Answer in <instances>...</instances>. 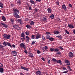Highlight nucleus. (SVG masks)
Masks as SVG:
<instances>
[{"instance_id":"obj_13","label":"nucleus","mask_w":75,"mask_h":75,"mask_svg":"<svg viewBox=\"0 0 75 75\" xmlns=\"http://www.w3.org/2000/svg\"><path fill=\"white\" fill-rule=\"evenodd\" d=\"M17 21L21 24H23V21L21 19H18L17 20Z\"/></svg>"},{"instance_id":"obj_17","label":"nucleus","mask_w":75,"mask_h":75,"mask_svg":"<svg viewBox=\"0 0 75 75\" xmlns=\"http://www.w3.org/2000/svg\"><path fill=\"white\" fill-rule=\"evenodd\" d=\"M62 8L63 10H64L65 11L67 10V7L65 6V5L64 4H63L62 5Z\"/></svg>"},{"instance_id":"obj_4","label":"nucleus","mask_w":75,"mask_h":75,"mask_svg":"<svg viewBox=\"0 0 75 75\" xmlns=\"http://www.w3.org/2000/svg\"><path fill=\"white\" fill-rule=\"evenodd\" d=\"M24 44H24V42L21 43L20 45H19V46L21 48H23L24 49H25L26 47H25V45H24Z\"/></svg>"},{"instance_id":"obj_12","label":"nucleus","mask_w":75,"mask_h":75,"mask_svg":"<svg viewBox=\"0 0 75 75\" xmlns=\"http://www.w3.org/2000/svg\"><path fill=\"white\" fill-rule=\"evenodd\" d=\"M68 26L70 28H74V27L73 26V25L72 24H68Z\"/></svg>"},{"instance_id":"obj_56","label":"nucleus","mask_w":75,"mask_h":75,"mask_svg":"<svg viewBox=\"0 0 75 75\" xmlns=\"http://www.w3.org/2000/svg\"><path fill=\"white\" fill-rule=\"evenodd\" d=\"M12 47H13V48H16V45H14V44L12 45Z\"/></svg>"},{"instance_id":"obj_30","label":"nucleus","mask_w":75,"mask_h":75,"mask_svg":"<svg viewBox=\"0 0 75 75\" xmlns=\"http://www.w3.org/2000/svg\"><path fill=\"white\" fill-rule=\"evenodd\" d=\"M30 24L31 25H33L34 24V21H32L30 23Z\"/></svg>"},{"instance_id":"obj_45","label":"nucleus","mask_w":75,"mask_h":75,"mask_svg":"<svg viewBox=\"0 0 75 75\" xmlns=\"http://www.w3.org/2000/svg\"><path fill=\"white\" fill-rule=\"evenodd\" d=\"M21 40L22 41H24L25 40V37H23L22 38H21Z\"/></svg>"},{"instance_id":"obj_44","label":"nucleus","mask_w":75,"mask_h":75,"mask_svg":"<svg viewBox=\"0 0 75 75\" xmlns=\"http://www.w3.org/2000/svg\"><path fill=\"white\" fill-rule=\"evenodd\" d=\"M58 48H59V49H61V51H62V50H63V48H62V47L59 46L58 47Z\"/></svg>"},{"instance_id":"obj_16","label":"nucleus","mask_w":75,"mask_h":75,"mask_svg":"<svg viewBox=\"0 0 75 75\" xmlns=\"http://www.w3.org/2000/svg\"><path fill=\"white\" fill-rule=\"evenodd\" d=\"M25 39L27 41V42H30V40H30V37H29L26 36Z\"/></svg>"},{"instance_id":"obj_53","label":"nucleus","mask_w":75,"mask_h":75,"mask_svg":"<svg viewBox=\"0 0 75 75\" xmlns=\"http://www.w3.org/2000/svg\"><path fill=\"white\" fill-rule=\"evenodd\" d=\"M63 69L64 71V70H67V69L66 68V67H63Z\"/></svg>"},{"instance_id":"obj_55","label":"nucleus","mask_w":75,"mask_h":75,"mask_svg":"<svg viewBox=\"0 0 75 75\" xmlns=\"http://www.w3.org/2000/svg\"><path fill=\"white\" fill-rule=\"evenodd\" d=\"M65 32L67 33V34H69V32H68L67 30H66Z\"/></svg>"},{"instance_id":"obj_23","label":"nucleus","mask_w":75,"mask_h":75,"mask_svg":"<svg viewBox=\"0 0 75 75\" xmlns=\"http://www.w3.org/2000/svg\"><path fill=\"white\" fill-rule=\"evenodd\" d=\"M52 61L53 62H56V63H58V60L56 59H55L54 58H53L52 59Z\"/></svg>"},{"instance_id":"obj_41","label":"nucleus","mask_w":75,"mask_h":75,"mask_svg":"<svg viewBox=\"0 0 75 75\" xmlns=\"http://www.w3.org/2000/svg\"><path fill=\"white\" fill-rule=\"evenodd\" d=\"M0 48H2V50H4V48H3V47L1 45V44L0 43Z\"/></svg>"},{"instance_id":"obj_35","label":"nucleus","mask_w":75,"mask_h":75,"mask_svg":"<svg viewBox=\"0 0 75 75\" xmlns=\"http://www.w3.org/2000/svg\"><path fill=\"white\" fill-rule=\"evenodd\" d=\"M56 54L58 55H61V53L60 51L59 50L56 53Z\"/></svg>"},{"instance_id":"obj_18","label":"nucleus","mask_w":75,"mask_h":75,"mask_svg":"<svg viewBox=\"0 0 75 75\" xmlns=\"http://www.w3.org/2000/svg\"><path fill=\"white\" fill-rule=\"evenodd\" d=\"M55 37H57L58 38H59V39H60V40H61V39H62V36H61V35H59L57 36H55Z\"/></svg>"},{"instance_id":"obj_38","label":"nucleus","mask_w":75,"mask_h":75,"mask_svg":"<svg viewBox=\"0 0 75 75\" xmlns=\"http://www.w3.org/2000/svg\"><path fill=\"white\" fill-rule=\"evenodd\" d=\"M17 3L19 4H21V0H18L17 2Z\"/></svg>"},{"instance_id":"obj_63","label":"nucleus","mask_w":75,"mask_h":75,"mask_svg":"<svg viewBox=\"0 0 75 75\" xmlns=\"http://www.w3.org/2000/svg\"><path fill=\"white\" fill-rule=\"evenodd\" d=\"M51 63V61L50 60H49L48 61V63L50 64Z\"/></svg>"},{"instance_id":"obj_64","label":"nucleus","mask_w":75,"mask_h":75,"mask_svg":"<svg viewBox=\"0 0 75 75\" xmlns=\"http://www.w3.org/2000/svg\"><path fill=\"white\" fill-rule=\"evenodd\" d=\"M73 32L74 33V34H75V30H74L73 31Z\"/></svg>"},{"instance_id":"obj_24","label":"nucleus","mask_w":75,"mask_h":75,"mask_svg":"<svg viewBox=\"0 0 75 75\" xmlns=\"http://www.w3.org/2000/svg\"><path fill=\"white\" fill-rule=\"evenodd\" d=\"M28 55H29V56H30V57L31 58H33V54H32V53L31 52H29L28 53Z\"/></svg>"},{"instance_id":"obj_10","label":"nucleus","mask_w":75,"mask_h":75,"mask_svg":"<svg viewBox=\"0 0 75 75\" xmlns=\"http://www.w3.org/2000/svg\"><path fill=\"white\" fill-rule=\"evenodd\" d=\"M69 57H71V58H73L74 57V54L72 52H69Z\"/></svg>"},{"instance_id":"obj_19","label":"nucleus","mask_w":75,"mask_h":75,"mask_svg":"<svg viewBox=\"0 0 75 75\" xmlns=\"http://www.w3.org/2000/svg\"><path fill=\"white\" fill-rule=\"evenodd\" d=\"M47 49H48V47H47V46H45L43 47V49H42V50H44L43 51V52L44 51H45V50H47Z\"/></svg>"},{"instance_id":"obj_20","label":"nucleus","mask_w":75,"mask_h":75,"mask_svg":"<svg viewBox=\"0 0 75 75\" xmlns=\"http://www.w3.org/2000/svg\"><path fill=\"white\" fill-rule=\"evenodd\" d=\"M26 27L27 28H29V29H30L32 28L31 26L29 24L26 25Z\"/></svg>"},{"instance_id":"obj_22","label":"nucleus","mask_w":75,"mask_h":75,"mask_svg":"<svg viewBox=\"0 0 75 75\" xmlns=\"http://www.w3.org/2000/svg\"><path fill=\"white\" fill-rule=\"evenodd\" d=\"M2 44L3 45H5V46H7V42H6L5 41L3 42Z\"/></svg>"},{"instance_id":"obj_43","label":"nucleus","mask_w":75,"mask_h":75,"mask_svg":"<svg viewBox=\"0 0 75 75\" xmlns=\"http://www.w3.org/2000/svg\"><path fill=\"white\" fill-rule=\"evenodd\" d=\"M30 2L32 4H35V2L33 0H30Z\"/></svg>"},{"instance_id":"obj_21","label":"nucleus","mask_w":75,"mask_h":75,"mask_svg":"<svg viewBox=\"0 0 75 75\" xmlns=\"http://www.w3.org/2000/svg\"><path fill=\"white\" fill-rule=\"evenodd\" d=\"M60 33L58 31H57L56 30L55 31H54V34H59Z\"/></svg>"},{"instance_id":"obj_29","label":"nucleus","mask_w":75,"mask_h":75,"mask_svg":"<svg viewBox=\"0 0 75 75\" xmlns=\"http://www.w3.org/2000/svg\"><path fill=\"white\" fill-rule=\"evenodd\" d=\"M10 21L12 23H14V19L13 18H11L10 19Z\"/></svg>"},{"instance_id":"obj_3","label":"nucleus","mask_w":75,"mask_h":75,"mask_svg":"<svg viewBox=\"0 0 75 75\" xmlns=\"http://www.w3.org/2000/svg\"><path fill=\"white\" fill-rule=\"evenodd\" d=\"M13 27H14V29L15 30L16 29H18L17 30H20V28H21L19 27V26H18V25L17 24H15L14 25Z\"/></svg>"},{"instance_id":"obj_42","label":"nucleus","mask_w":75,"mask_h":75,"mask_svg":"<svg viewBox=\"0 0 75 75\" xmlns=\"http://www.w3.org/2000/svg\"><path fill=\"white\" fill-rule=\"evenodd\" d=\"M25 34L26 35H29V32L28 31H26L25 32Z\"/></svg>"},{"instance_id":"obj_58","label":"nucleus","mask_w":75,"mask_h":75,"mask_svg":"<svg viewBox=\"0 0 75 75\" xmlns=\"http://www.w3.org/2000/svg\"><path fill=\"white\" fill-rule=\"evenodd\" d=\"M24 52L25 53H26V54H28V52H27V51L25 50H25Z\"/></svg>"},{"instance_id":"obj_40","label":"nucleus","mask_w":75,"mask_h":75,"mask_svg":"<svg viewBox=\"0 0 75 75\" xmlns=\"http://www.w3.org/2000/svg\"><path fill=\"white\" fill-rule=\"evenodd\" d=\"M35 35H32V36H31L32 39H34V38H35Z\"/></svg>"},{"instance_id":"obj_25","label":"nucleus","mask_w":75,"mask_h":75,"mask_svg":"<svg viewBox=\"0 0 75 75\" xmlns=\"http://www.w3.org/2000/svg\"><path fill=\"white\" fill-rule=\"evenodd\" d=\"M4 69L3 68L0 67V72L1 73H3V72H4Z\"/></svg>"},{"instance_id":"obj_62","label":"nucleus","mask_w":75,"mask_h":75,"mask_svg":"<svg viewBox=\"0 0 75 75\" xmlns=\"http://www.w3.org/2000/svg\"><path fill=\"white\" fill-rule=\"evenodd\" d=\"M41 59L43 61H45V59H44V57H42L41 58Z\"/></svg>"},{"instance_id":"obj_7","label":"nucleus","mask_w":75,"mask_h":75,"mask_svg":"<svg viewBox=\"0 0 75 75\" xmlns=\"http://www.w3.org/2000/svg\"><path fill=\"white\" fill-rule=\"evenodd\" d=\"M0 24L2 25H3V27H5V28H8V25H7L6 24L2 22H1Z\"/></svg>"},{"instance_id":"obj_57","label":"nucleus","mask_w":75,"mask_h":75,"mask_svg":"<svg viewBox=\"0 0 75 75\" xmlns=\"http://www.w3.org/2000/svg\"><path fill=\"white\" fill-rule=\"evenodd\" d=\"M29 20V19L28 18H26L25 19V21H28Z\"/></svg>"},{"instance_id":"obj_14","label":"nucleus","mask_w":75,"mask_h":75,"mask_svg":"<svg viewBox=\"0 0 75 75\" xmlns=\"http://www.w3.org/2000/svg\"><path fill=\"white\" fill-rule=\"evenodd\" d=\"M47 11L48 12V13H52V9L50 8H49L47 9Z\"/></svg>"},{"instance_id":"obj_52","label":"nucleus","mask_w":75,"mask_h":75,"mask_svg":"<svg viewBox=\"0 0 75 75\" xmlns=\"http://www.w3.org/2000/svg\"><path fill=\"white\" fill-rule=\"evenodd\" d=\"M32 10V8H31V6H30L29 7V10L31 11Z\"/></svg>"},{"instance_id":"obj_48","label":"nucleus","mask_w":75,"mask_h":75,"mask_svg":"<svg viewBox=\"0 0 75 75\" xmlns=\"http://www.w3.org/2000/svg\"><path fill=\"white\" fill-rule=\"evenodd\" d=\"M34 10L35 11L34 12V13H37V9L36 8L34 9Z\"/></svg>"},{"instance_id":"obj_1","label":"nucleus","mask_w":75,"mask_h":75,"mask_svg":"<svg viewBox=\"0 0 75 75\" xmlns=\"http://www.w3.org/2000/svg\"><path fill=\"white\" fill-rule=\"evenodd\" d=\"M13 12L14 13V17H16V18H20V16L19 15H18V14L20 13L18 9L17 8H13Z\"/></svg>"},{"instance_id":"obj_8","label":"nucleus","mask_w":75,"mask_h":75,"mask_svg":"<svg viewBox=\"0 0 75 75\" xmlns=\"http://www.w3.org/2000/svg\"><path fill=\"white\" fill-rule=\"evenodd\" d=\"M35 37L37 39H38V38H41V35L37 33Z\"/></svg>"},{"instance_id":"obj_5","label":"nucleus","mask_w":75,"mask_h":75,"mask_svg":"<svg viewBox=\"0 0 75 75\" xmlns=\"http://www.w3.org/2000/svg\"><path fill=\"white\" fill-rule=\"evenodd\" d=\"M64 62L65 63H66V64H66V65H67V66H69L71 64V63H70V62H69V61L67 60V59H66L64 61Z\"/></svg>"},{"instance_id":"obj_39","label":"nucleus","mask_w":75,"mask_h":75,"mask_svg":"<svg viewBox=\"0 0 75 75\" xmlns=\"http://www.w3.org/2000/svg\"><path fill=\"white\" fill-rule=\"evenodd\" d=\"M50 50L51 52H53L54 51V49L52 48H50Z\"/></svg>"},{"instance_id":"obj_28","label":"nucleus","mask_w":75,"mask_h":75,"mask_svg":"<svg viewBox=\"0 0 75 75\" xmlns=\"http://www.w3.org/2000/svg\"><path fill=\"white\" fill-rule=\"evenodd\" d=\"M7 45L11 48H12V46H11V44H10V43L7 42Z\"/></svg>"},{"instance_id":"obj_51","label":"nucleus","mask_w":75,"mask_h":75,"mask_svg":"<svg viewBox=\"0 0 75 75\" xmlns=\"http://www.w3.org/2000/svg\"><path fill=\"white\" fill-rule=\"evenodd\" d=\"M56 3L57 5H59V1H57L56 2Z\"/></svg>"},{"instance_id":"obj_54","label":"nucleus","mask_w":75,"mask_h":75,"mask_svg":"<svg viewBox=\"0 0 75 75\" xmlns=\"http://www.w3.org/2000/svg\"><path fill=\"white\" fill-rule=\"evenodd\" d=\"M46 34H47V35H48V34H50V35H51V34H50V33L48 32H46Z\"/></svg>"},{"instance_id":"obj_47","label":"nucleus","mask_w":75,"mask_h":75,"mask_svg":"<svg viewBox=\"0 0 75 75\" xmlns=\"http://www.w3.org/2000/svg\"><path fill=\"white\" fill-rule=\"evenodd\" d=\"M37 53H38V54H40V53H41V52L40 51V50H37Z\"/></svg>"},{"instance_id":"obj_60","label":"nucleus","mask_w":75,"mask_h":75,"mask_svg":"<svg viewBox=\"0 0 75 75\" xmlns=\"http://www.w3.org/2000/svg\"><path fill=\"white\" fill-rule=\"evenodd\" d=\"M1 66H0V68H2L3 67V64H1Z\"/></svg>"},{"instance_id":"obj_6","label":"nucleus","mask_w":75,"mask_h":75,"mask_svg":"<svg viewBox=\"0 0 75 75\" xmlns=\"http://www.w3.org/2000/svg\"><path fill=\"white\" fill-rule=\"evenodd\" d=\"M12 55H13V56H16L17 55V53L16 51H12L11 52Z\"/></svg>"},{"instance_id":"obj_59","label":"nucleus","mask_w":75,"mask_h":75,"mask_svg":"<svg viewBox=\"0 0 75 75\" xmlns=\"http://www.w3.org/2000/svg\"><path fill=\"white\" fill-rule=\"evenodd\" d=\"M69 4V7H70L71 8V7H72V5L71 4Z\"/></svg>"},{"instance_id":"obj_9","label":"nucleus","mask_w":75,"mask_h":75,"mask_svg":"<svg viewBox=\"0 0 75 75\" xmlns=\"http://www.w3.org/2000/svg\"><path fill=\"white\" fill-rule=\"evenodd\" d=\"M21 69L24 70V71H28V69L26 68V67H23V66H21Z\"/></svg>"},{"instance_id":"obj_50","label":"nucleus","mask_w":75,"mask_h":75,"mask_svg":"<svg viewBox=\"0 0 75 75\" xmlns=\"http://www.w3.org/2000/svg\"><path fill=\"white\" fill-rule=\"evenodd\" d=\"M68 70H67L66 71H63V74H67L68 73Z\"/></svg>"},{"instance_id":"obj_49","label":"nucleus","mask_w":75,"mask_h":75,"mask_svg":"<svg viewBox=\"0 0 75 75\" xmlns=\"http://www.w3.org/2000/svg\"><path fill=\"white\" fill-rule=\"evenodd\" d=\"M36 42V41H33L32 42V45H34V44H35V43Z\"/></svg>"},{"instance_id":"obj_33","label":"nucleus","mask_w":75,"mask_h":75,"mask_svg":"<svg viewBox=\"0 0 75 75\" xmlns=\"http://www.w3.org/2000/svg\"><path fill=\"white\" fill-rule=\"evenodd\" d=\"M62 61H61V60H59L58 61V63H57V64H58V63H59L60 64V65H62Z\"/></svg>"},{"instance_id":"obj_61","label":"nucleus","mask_w":75,"mask_h":75,"mask_svg":"<svg viewBox=\"0 0 75 75\" xmlns=\"http://www.w3.org/2000/svg\"><path fill=\"white\" fill-rule=\"evenodd\" d=\"M36 1H38V2H40L41 0H35Z\"/></svg>"},{"instance_id":"obj_36","label":"nucleus","mask_w":75,"mask_h":75,"mask_svg":"<svg viewBox=\"0 0 75 75\" xmlns=\"http://www.w3.org/2000/svg\"><path fill=\"white\" fill-rule=\"evenodd\" d=\"M50 38V36L48 35H47L46 38L47 39H49V40Z\"/></svg>"},{"instance_id":"obj_26","label":"nucleus","mask_w":75,"mask_h":75,"mask_svg":"<svg viewBox=\"0 0 75 75\" xmlns=\"http://www.w3.org/2000/svg\"><path fill=\"white\" fill-rule=\"evenodd\" d=\"M49 40H50V41H51V42H52V41H53L54 40V38L52 37H50V38L49 39Z\"/></svg>"},{"instance_id":"obj_37","label":"nucleus","mask_w":75,"mask_h":75,"mask_svg":"<svg viewBox=\"0 0 75 75\" xmlns=\"http://www.w3.org/2000/svg\"><path fill=\"white\" fill-rule=\"evenodd\" d=\"M2 19L3 21H6V18L4 17V16H3L2 17Z\"/></svg>"},{"instance_id":"obj_46","label":"nucleus","mask_w":75,"mask_h":75,"mask_svg":"<svg viewBox=\"0 0 75 75\" xmlns=\"http://www.w3.org/2000/svg\"><path fill=\"white\" fill-rule=\"evenodd\" d=\"M42 39L44 40V41H45V37H44V36L43 35H42Z\"/></svg>"},{"instance_id":"obj_15","label":"nucleus","mask_w":75,"mask_h":75,"mask_svg":"<svg viewBox=\"0 0 75 75\" xmlns=\"http://www.w3.org/2000/svg\"><path fill=\"white\" fill-rule=\"evenodd\" d=\"M36 74L38 75H42L41 72L40 70H38L36 72Z\"/></svg>"},{"instance_id":"obj_2","label":"nucleus","mask_w":75,"mask_h":75,"mask_svg":"<svg viewBox=\"0 0 75 75\" xmlns=\"http://www.w3.org/2000/svg\"><path fill=\"white\" fill-rule=\"evenodd\" d=\"M4 38L5 39H10L11 37V35L9 34H4L3 35Z\"/></svg>"},{"instance_id":"obj_32","label":"nucleus","mask_w":75,"mask_h":75,"mask_svg":"<svg viewBox=\"0 0 75 75\" xmlns=\"http://www.w3.org/2000/svg\"><path fill=\"white\" fill-rule=\"evenodd\" d=\"M50 18L52 19H53V18H54V15L53 14H52L51 16H50Z\"/></svg>"},{"instance_id":"obj_27","label":"nucleus","mask_w":75,"mask_h":75,"mask_svg":"<svg viewBox=\"0 0 75 75\" xmlns=\"http://www.w3.org/2000/svg\"><path fill=\"white\" fill-rule=\"evenodd\" d=\"M21 37H25V35H24V33L23 32L21 35Z\"/></svg>"},{"instance_id":"obj_34","label":"nucleus","mask_w":75,"mask_h":75,"mask_svg":"<svg viewBox=\"0 0 75 75\" xmlns=\"http://www.w3.org/2000/svg\"><path fill=\"white\" fill-rule=\"evenodd\" d=\"M59 50L58 48H55L54 49V51H55V52H57L59 51Z\"/></svg>"},{"instance_id":"obj_31","label":"nucleus","mask_w":75,"mask_h":75,"mask_svg":"<svg viewBox=\"0 0 75 75\" xmlns=\"http://www.w3.org/2000/svg\"><path fill=\"white\" fill-rule=\"evenodd\" d=\"M0 7L1 8H3V4L1 2H0Z\"/></svg>"},{"instance_id":"obj_11","label":"nucleus","mask_w":75,"mask_h":75,"mask_svg":"<svg viewBox=\"0 0 75 75\" xmlns=\"http://www.w3.org/2000/svg\"><path fill=\"white\" fill-rule=\"evenodd\" d=\"M42 20L44 23H47V18L46 17H44L42 19Z\"/></svg>"}]
</instances>
